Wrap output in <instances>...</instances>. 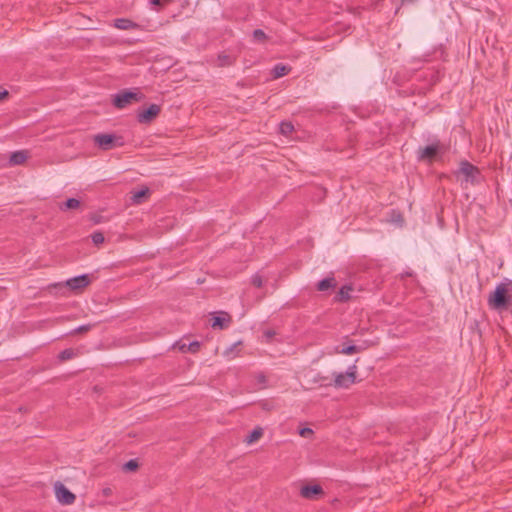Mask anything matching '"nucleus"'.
Returning a JSON list of instances; mask_svg holds the SVG:
<instances>
[{
	"mask_svg": "<svg viewBox=\"0 0 512 512\" xmlns=\"http://www.w3.org/2000/svg\"><path fill=\"white\" fill-rule=\"evenodd\" d=\"M487 303L489 308L494 311L508 310L512 306V280L506 278L499 283L490 293Z\"/></svg>",
	"mask_w": 512,
	"mask_h": 512,
	"instance_id": "f257e3e1",
	"label": "nucleus"
},
{
	"mask_svg": "<svg viewBox=\"0 0 512 512\" xmlns=\"http://www.w3.org/2000/svg\"><path fill=\"white\" fill-rule=\"evenodd\" d=\"M457 177L463 176V181L476 185L481 182V172L478 167L464 160L460 162L459 170L456 172Z\"/></svg>",
	"mask_w": 512,
	"mask_h": 512,
	"instance_id": "f03ea898",
	"label": "nucleus"
},
{
	"mask_svg": "<svg viewBox=\"0 0 512 512\" xmlns=\"http://www.w3.org/2000/svg\"><path fill=\"white\" fill-rule=\"evenodd\" d=\"M143 97L142 93L122 90L114 96L113 104L116 108L123 109L128 104L142 100Z\"/></svg>",
	"mask_w": 512,
	"mask_h": 512,
	"instance_id": "7ed1b4c3",
	"label": "nucleus"
},
{
	"mask_svg": "<svg viewBox=\"0 0 512 512\" xmlns=\"http://www.w3.org/2000/svg\"><path fill=\"white\" fill-rule=\"evenodd\" d=\"M93 139L95 144L105 151L123 145L122 138L115 136L114 134H97Z\"/></svg>",
	"mask_w": 512,
	"mask_h": 512,
	"instance_id": "20e7f679",
	"label": "nucleus"
},
{
	"mask_svg": "<svg viewBox=\"0 0 512 512\" xmlns=\"http://www.w3.org/2000/svg\"><path fill=\"white\" fill-rule=\"evenodd\" d=\"M356 366L352 365L345 373L335 375L334 385L339 388H347L355 382Z\"/></svg>",
	"mask_w": 512,
	"mask_h": 512,
	"instance_id": "39448f33",
	"label": "nucleus"
},
{
	"mask_svg": "<svg viewBox=\"0 0 512 512\" xmlns=\"http://www.w3.org/2000/svg\"><path fill=\"white\" fill-rule=\"evenodd\" d=\"M161 112V106L151 104L148 108L138 111L137 121L141 124L151 123Z\"/></svg>",
	"mask_w": 512,
	"mask_h": 512,
	"instance_id": "423d86ee",
	"label": "nucleus"
},
{
	"mask_svg": "<svg viewBox=\"0 0 512 512\" xmlns=\"http://www.w3.org/2000/svg\"><path fill=\"white\" fill-rule=\"evenodd\" d=\"M55 493L57 500L63 505L73 504L76 499L75 495L61 482L55 483Z\"/></svg>",
	"mask_w": 512,
	"mask_h": 512,
	"instance_id": "0eeeda50",
	"label": "nucleus"
},
{
	"mask_svg": "<svg viewBox=\"0 0 512 512\" xmlns=\"http://www.w3.org/2000/svg\"><path fill=\"white\" fill-rule=\"evenodd\" d=\"M91 283L90 276L88 274H82L65 282V286L72 291H81Z\"/></svg>",
	"mask_w": 512,
	"mask_h": 512,
	"instance_id": "6e6552de",
	"label": "nucleus"
},
{
	"mask_svg": "<svg viewBox=\"0 0 512 512\" xmlns=\"http://www.w3.org/2000/svg\"><path fill=\"white\" fill-rule=\"evenodd\" d=\"M324 495V490L319 484L304 485L300 489V496L308 500H316Z\"/></svg>",
	"mask_w": 512,
	"mask_h": 512,
	"instance_id": "1a4fd4ad",
	"label": "nucleus"
},
{
	"mask_svg": "<svg viewBox=\"0 0 512 512\" xmlns=\"http://www.w3.org/2000/svg\"><path fill=\"white\" fill-rule=\"evenodd\" d=\"M221 315L212 318L211 326L216 329H224L231 323V316L226 312H221Z\"/></svg>",
	"mask_w": 512,
	"mask_h": 512,
	"instance_id": "9d476101",
	"label": "nucleus"
},
{
	"mask_svg": "<svg viewBox=\"0 0 512 512\" xmlns=\"http://www.w3.org/2000/svg\"><path fill=\"white\" fill-rule=\"evenodd\" d=\"M114 27L120 30H138L140 25L127 18H118L114 20Z\"/></svg>",
	"mask_w": 512,
	"mask_h": 512,
	"instance_id": "9b49d317",
	"label": "nucleus"
},
{
	"mask_svg": "<svg viewBox=\"0 0 512 512\" xmlns=\"http://www.w3.org/2000/svg\"><path fill=\"white\" fill-rule=\"evenodd\" d=\"M439 144L434 143L431 145H428L419 151V158L420 159H433L439 152Z\"/></svg>",
	"mask_w": 512,
	"mask_h": 512,
	"instance_id": "f8f14e48",
	"label": "nucleus"
},
{
	"mask_svg": "<svg viewBox=\"0 0 512 512\" xmlns=\"http://www.w3.org/2000/svg\"><path fill=\"white\" fill-rule=\"evenodd\" d=\"M28 158L26 151H15L10 155L9 164L12 166L23 164Z\"/></svg>",
	"mask_w": 512,
	"mask_h": 512,
	"instance_id": "ddd939ff",
	"label": "nucleus"
},
{
	"mask_svg": "<svg viewBox=\"0 0 512 512\" xmlns=\"http://www.w3.org/2000/svg\"><path fill=\"white\" fill-rule=\"evenodd\" d=\"M291 71V67L282 63L276 64L272 69L273 78L278 79L286 76Z\"/></svg>",
	"mask_w": 512,
	"mask_h": 512,
	"instance_id": "4468645a",
	"label": "nucleus"
},
{
	"mask_svg": "<svg viewBox=\"0 0 512 512\" xmlns=\"http://www.w3.org/2000/svg\"><path fill=\"white\" fill-rule=\"evenodd\" d=\"M150 194V190L145 187L139 191H136L132 194L131 200L134 204H141L144 199H146Z\"/></svg>",
	"mask_w": 512,
	"mask_h": 512,
	"instance_id": "2eb2a0df",
	"label": "nucleus"
},
{
	"mask_svg": "<svg viewBox=\"0 0 512 512\" xmlns=\"http://www.w3.org/2000/svg\"><path fill=\"white\" fill-rule=\"evenodd\" d=\"M335 286H336L335 278L327 277L318 282L317 289L319 291H327L331 288H334Z\"/></svg>",
	"mask_w": 512,
	"mask_h": 512,
	"instance_id": "dca6fc26",
	"label": "nucleus"
},
{
	"mask_svg": "<svg viewBox=\"0 0 512 512\" xmlns=\"http://www.w3.org/2000/svg\"><path fill=\"white\" fill-rule=\"evenodd\" d=\"M352 288L350 286H343L337 293L336 299L340 302H345L350 299V292Z\"/></svg>",
	"mask_w": 512,
	"mask_h": 512,
	"instance_id": "f3484780",
	"label": "nucleus"
},
{
	"mask_svg": "<svg viewBox=\"0 0 512 512\" xmlns=\"http://www.w3.org/2000/svg\"><path fill=\"white\" fill-rule=\"evenodd\" d=\"M363 350L362 347L356 346V345H348L344 346L341 350H336L337 353L345 354V355H351L354 353L361 352Z\"/></svg>",
	"mask_w": 512,
	"mask_h": 512,
	"instance_id": "a211bd4d",
	"label": "nucleus"
},
{
	"mask_svg": "<svg viewBox=\"0 0 512 512\" xmlns=\"http://www.w3.org/2000/svg\"><path fill=\"white\" fill-rule=\"evenodd\" d=\"M80 206V201L76 198H69L61 206V210L76 209Z\"/></svg>",
	"mask_w": 512,
	"mask_h": 512,
	"instance_id": "6ab92c4d",
	"label": "nucleus"
},
{
	"mask_svg": "<svg viewBox=\"0 0 512 512\" xmlns=\"http://www.w3.org/2000/svg\"><path fill=\"white\" fill-rule=\"evenodd\" d=\"M218 66L219 67H225V66H231L234 63V60L231 56L226 54H220L218 56Z\"/></svg>",
	"mask_w": 512,
	"mask_h": 512,
	"instance_id": "aec40b11",
	"label": "nucleus"
},
{
	"mask_svg": "<svg viewBox=\"0 0 512 512\" xmlns=\"http://www.w3.org/2000/svg\"><path fill=\"white\" fill-rule=\"evenodd\" d=\"M262 434H263L262 429L256 428L246 437V442L248 444H251V443L257 441L262 436Z\"/></svg>",
	"mask_w": 512,
	"mask_h": 512,
	"instance_id": "412c9836",
	"label": "nucleus"
},
{
	"mask_svg": "<svg viewBox=\"0 0 512 512\" xmlns=\"http://www.w3.org/2000/svg\"><path fill=\"white\" fill-rule=\"evenodd\" d=\"M181 351H189L191 353H196L199 351L200 349V343L198 341H193L191 342L187 347L185 344H183L181 347H180Z\"/></svg>",
	"mask_w": 512,
	"mask_h": 512,
	"instance_id": "4be33fe9",
	"label": "nucleus"
},
{
	"mask_svg": "<svg viewBox=\"0 0 512 512\" xmlns=\"http://www.w3.org/2000/svg\"><path fill=\"white\" fill-rule=\"evenodd\" d=\"M139 467L137 459H131L123 465V470L127 472L136 471Z\"/></svg>",
	"mask_w": 512,
	"mask_h": 512,
	"instance_id": "5701e85b",
	"label": "nucleus"
},
{
	"mask_svg": "<svg viewBox=\"0 0 512 512\" xmlns=\"http://www.w3.org/2000/svg\"><path fill=\"white\" fill-rule=\"evenodd\" d=\"M294 126L291 122H282L280 124V131L283 135H289L293 132Z\"/></svg>",
	"mask_w": 512,
	"mask_h": 512,
	"instance_id": "b1692460",
	"label": "nucleus"
},
{
	"mask_svg": "<svg viewBox=\"0 0 512 512\" xmlns=\"http://www.w3.org/2000/svg\"><path fill=\"white\" fill-rule=\"evenodd\" d=\"M74 355H75V353H74L73 349H71V348L64 349L63 351L60 352L59 359L61 361H66V360L73 358Z\"/></svg>",
	"mask_w": 512,
	"mask_h": 512,
	"instance_id": "393cba45",
	"label": "nucleus"
},
{
	"mask_svg": "<svg viewBox=\"0 0 512 512\" xmlns=\"http://www.w3.org/2000/svg\"><path fill=\"white\" fill-rule=\"evenodd\" d=\"M253 38L257 42H263L266 40L267 36L263 30L256 29L253 31Z\"/></svg>",
	"mask_w": 512,
	"mask_h": 512,
	"instance_id": "a878e982",
	"label": "nucleus"
},
{
	"mask_svg": "<svg viewBox=\"0 0 512 512\" xmlns=\"http://www.w3.org/2000/svg\"><path fill=\"white\" fill-rule=\"evenodd\" d=\"M92 241L95 245L102 244L104 242V235L101 232H94L91 235Z\"/></svg>",
	"mask_w": 512,
	"mask_h": 512,
	"instance_id": "bb28decb",
	"label": "nucleus"
},
{
	"mask_svg": "<svg viewBox=\"0 0 512 512\" xmlns=\"http://www.w3.org/2000/svg\"><path fill=\"white\" fill-rule=\"evenodd\" d=\"M251 282L257 288H261L263 286V279L259 274L253 275Z\"/></svg>",
	"mask_w": 512,
	"mask_h": 512,
	"instance_id": "cd10ccee",
	"label": "nucleus"
},
{
	"mask_svg": "<svg viewBox=\"0 0 512 512\" xmlns=\"http://www.w3.org/2000/svg\"><path fill=\"white\" fill-rule=\"evenodd\" d=\"M299 434L302 436V437H309L313 434V430L309 427H304V428H301L299 430Z\"/></svg>",
	"mask_w": 512,
	"mask_h": 512,
	"instance_id": "c85d7f7f",
	"label": "nucleus"
},
{
	"mask_svg": "<svg viewBox=\"0 0 512 512\" xmlns=\"http://www.w3.org/2000/svg\"><path fill=\"white\" fill-rule=\"evenodd\" d=\"M92 325H81L74 330V333H84L91 329Z\"/></svg>",
	"mask_w": 512,
	"mask_h": 512,
	"instance_id": "c756f323",
	"label": "nucleus"
},
{
	"mask_svg": "<svg viewBox=\"0 0 512 512\" xmlns=\"http://www.w3.org/2000/svg\"><path fill=\"white\" fill-rule=\"evenodd\" d=\"M169 2L170 0H149V3L153 6H163Z\"/></svg>",
	"mask_w": 512,
	"mask_h": 512,
	"instance_id": "7c9ffc66",
	"label": "nucleus"
},
{
	"mask_svg": "<svg viewBox=\"0 0 512 512\" xmlns=\"http://www.w3.org/2000/svg\"><path fill=\"white\" fill-rule=\"evenodd\" d=\"M239 344H240V342H238V343H235V344L231 345L227 350H225L224 355H225V356H227V357H229V356H230V354L234 351V349H235Z\"/></svg>",
	"mask_w": 512,
	"mask_h": 512,
	"instance_id": "2f4dec72",
	"label": "nucleus"
},
{
	"mask_svg": "<svg viewBox=\"0 0 512 512\" xmlns=\"http://www.w3.org/2000/svg\"><path fill=\"white\" fill-rule=\"evenodd\" d=\"M8 96V91L7 90H3V91H0V101L2 99H4L5 97Z\"/></svg>",
	"mask_w": 512,
	"mask_h": 512,
	"instance_id": "473e14b6",
	"label": "nucleus"
},
{
	"mask_svg": "<svg viewBox=\"0 0 512 512\" xmlns=\"http://www.w3.org/2000/svg\"><path fill=\"white\" fill-rule=\"evenodd\" d=\"M103 494H104L105 496H109V495L111 494V489H110V488H105V489L103 490Z\"/></svg>",
	"mask_w": 512,
	"mask_h": 512,
	"instance_id": "72a5a7b5",
	"label": "nucleus"
},
{
	"mask_svg": "<svg viewBox=\"0 0 512 512\" xmlns=\"http://www.w3.org/2000/svg\"><path fill=\"white\" fill-rule=\"evenodd\" d=\"M265 335H266L268 338H271V337H273L274 332L269 330V331H266V332H265Z\"/></svg>",
	"mask_w": 512,
	"mask_h": 512,
	"instance_id": "f704fd0d",
	"label": "nucleus"
},
{
	"mask_svg": "<svg viewBox=\"0 0 512 512\" xmlns=\"http://www.w3.org/2000/svg\"><path fill=\"white\" fill-rule=\"evenodd\" d=\"M406 276H412V272H406Z\"/></svg>",
	"mask_w": 512,
	"mask_h": 512,
	"instance_id": "c9c22d12",
	"label": "nucleus"
}]
</instances>
